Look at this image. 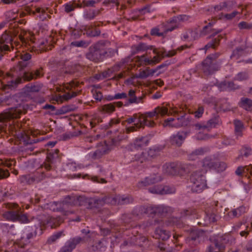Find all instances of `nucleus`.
I'll list each match as a JSON object with an SVG mask.
<instances>
[{
	"instance_id": "obj_33",
	"label": "nucleus",
	"mask_w": 252,
	"mask_h": 252,
	"mask_svg": "<svg viewBox=\"0 0 252 252\" xmlns=\"http://www.w3.org/2000/svg\"><path fill=\"white\" fill-rule=\"evenodd\" d=\"M83 29L84 31L83 34H86L88 36H96L100 33V31L98 29L92 26H86Z\"/></svg>"
},
{
	"instance_id": "obj_47",
	"label": "nucleus",
	"mask_w": 252,
	"mask_h": 252,
	"mask_svg": "<svg viewBox=\"0 0 252 252\" xmlns=\"http://www.w3.org/2000/svg\"><path fill=\"white\" fill-rule=\"evenodd\" d=\"M222 38V36L218 35L217 37L213 39L211 41L209 42L205 45V48L207 49L210 48L215 49L216 47L219 45L220 39Z\"/></svg>"
},
{
	"instance_id": "obj_57",
	"label": "nucleus",
	"mask_w": 252,
	"mask_h": 252,
	"mask_svg": "<svg viewBox=\"0 0 252 252\" xmlns=\"http://www.w3.org/2000/svg\"><path fill=\"white\" fill-rule=\"evenodd\" d=\"M127 98V94L126 93H121L115 94L113 96H109V99L112 100L114 99H122Z\"/></svg>"
},
{
	"instance_id": "obj_61",
	"label": "nucleus",
	"mask_w": 252,
	"mask_h": 252,
	"mask_svg": "<svg viewBox=\"0 0 252 252\" xmlns=\"http://www.w3.org/2000/svg\"><path fill=\"white\" fill-rule=\"evenodd\" d=\"M83 31V29L80 30L77 29L72 30L71 34V38L74 39L80 38L82 35Z\"/></svg>"
},
{
	"instance_id": "obj_27",
	"label": "nucleus",
	"mask_w": 252,
	"mask_h": 252,
	"mask_svg": "<svg viewBox=\"0 0 252 252\" xmlns=\"http://www.w3.org/2000/svg\"><path fill=\"white\" fill-rule=\"evenodd\" d=\"M33 9L28 8L26 10L28 14L29 15H35V13H38L39 14L38 17L40 20L44 21L48 17V14L46 13L45 9L42 7H34Z\"/></svg>"
},
{
	"instance_id": "obj_51",
	"label": "nucleus",
	"mask_w": 252,
	"mask_h": 252,
	"mask_svg": "<svg viewBox=\"0 0 252 252\" xmlns=\"http://www.w3.org/2000/svg\"><path fill=\"white\" fill-rule=\"evenodd\" d=\"M76 195H68L64 198L63 201L65 202V203L66 202L71 206H72L74 205H76Z\"/></svg>"
},
{
	"instance_id": "obj_50",
	"label": "nucleus",
	"mask_w": 252,
	"mask_h": 252,
	"mask_svg": "<svg viewBox=\"0 0 252 252\" xmlns=\"http://www.w3.org/2000/svg\"><path fill=\"white\" fill-rule=\"evenodd\" d=\"M165 223L166 225H176L178 227L182 226L180 220L177 218L172 217L168 218L167 220H165Z\"/></svg>"
},
{
	"instance_id": "obj_53",
	"label": "nucleus",
	"mask_w": 252,
	"mask_h": 252,
	"mask_svg": "<svg viewBox=\"0 0 252 252\" xmlns=\"http://www.w3.org/2000/svg\"><path fill=\"white\" fill-rule=\"evenodd\" d=\"M90 44V42L85 40H79L73 41L71 43V45L77 47L86 48Z\"/></svg>"
},
{
	"instance_id": "obj_30",
	"label": "nucleus",
	"mask_w": 252,
	"mask_h": 252,
	"mask_svg": "<svg viewBox=\"0 0 252 252\" xmlns=\"http://www.w3.org/2000/svg\"><path fill=\"white\" fill-rule=\"evenodd\" d=\"M43 75L42 68H39L36 70L32 71L30 72H25L23 77L27 81H31L32 79H35Z\"/></svg>"
},
{
	"instance_id": "obj_7",
	"label": "nucleus",
	"mask_w": 252,
	"mask_h": 252,
	"mask_svg": "<svg viewBox=\"0 0 252 252\" xmlns=\"http://www.w3.org/2000/svg\"><path fill=\"white\" fill-rule=\"evenodd\" d=\"M139 212L141 214H146L148 216L157 214L163 215L172 212V209L170 207L163 205H146L141 206L139 208Z\"/></svg>"
},
{
	"instance_id": "obj_32",
	"label": "nucleus",
	"mask_w": 252,
	"mask_h": 252,
	"mask_svg": "<svg viewBox=\"0 0 252 252\" xmlns=\"http://www.w3.org/2000/svg\"><path fill=\"white\" fill-rule=\"evenodd\" d=\"M46 221L47 224L51 228H56L63 221V220L61 217H54L49 216L46 219Z\"/></svg>"
},
{
	"instance_id": "obj_12",
	"label": "nucleus",
	"mask_w": 252,
	"mask_h": 252,
	"mask_svg": "<svg viewBox=\"0 0 252 252\" xmlns=\"http://www.w3.org/2000/svg\"><path fill=\"white\" fill-rule=\"evenodd\" d=\"M205 233L201 230H192L191 231L188 237L187 241L190 245L196 246L204 240Z\"/></svg>"
},
{
	"instance_id": "obj_64",
	"label": "nucleus",
	"mask_w": 252,
	"mask_h": 252,
	"mask_svg": "<svg viewBox=\"0 0 252 252\" xmlns=\"http://www.w3.org/2000/svg\"><path fill=\"white\" fill-rule=\"evenodd\" d=\"M249 169L244 166H239L235 171V173L238 176H242L248 172Z\"/></svg>"
},
{
	"instance_id": "obj_24",
	"label": "nucleus",
	"mask_w": 252,
	"mask_h": 252,
	"mask_svg": "<svg viewBox=\"0 0 252 252\" xmlns=\"http://www.w3.org/2000/svg\"><path fill=\"white\" fill-rule=\"evenodd\" d=\"M162 180L161 177L158 174H154L150 175L149 177H146L144 180L139 182L138 187L143 188L149 186L157 182L161 181Z\"/></svg>"
},
{
	"instance_id": "obj_28",
	"label": "nucleus",
	"mask_w": 252,
	"mask_h": 252,
	"mask_svg": "<svg viewBox=\"0 0 252 252\" xmlns=\"http://www.w3.org/2000/svg\"><path fill=\"white\" fill-rule=\"evenodd\" d=\"M149 143V139L147 137H141L136 138L133 144L131 145V149H141L146 147Z\"/></svg>"
},
{
	"instance_id": "obj_41",
	"label": "nucleus",
	"mask_w": 252,
	"mask_h": 252,
	"mask_svg": "<svg viewBox=\"0 0 252 252\" xmlns=\"http://www.w3.org/2000/svg\"><path fill=\"white\" fill-rule=\"evenodd\" d=\"M42 88V85L40 84H29L25 88V90L28 93H37L40 91Z\"/></svg>"
},
{
	"instance_id": "obj_54",
	"label": "nucleus",
	"mask_w": 252,
	"mask_h": 252,
	"mask_svg": "<svg viewBox=\"0 0 252 252\" xmlns=\"http://www.w3.org/2000/svg\"><path fill=\"white\" fill-rule=\"evenodd\" d=\"M153 48V46H148L144 43H140L134 46V48L136 49L137 52L140 51H144L148 49H152Z\"/></svg>"
},
{
	"instance_id": "obj_37",
	"label": "nucleus",
	"mask_w": 252,
	"mask_h": 252,
	"mask_svg": "<svg viewBox=\"0 0 252 252\" xmlns=\"http://www.w3.org/2000/svg\"><path fill=\"white\" fill-rule=\"evenodd\" d=\"M170 236L168 231L161 228H158L155 231V237L162 240H167Z\"/></svg>"
},
{
	"instance_id": "obj_5",
	"label": "nucleus",
	"mask_w": 252,
	"mask_h": 252,
	"mask_svg": "<svg viewBox=\"0 0 252 252\" xmlns=\"http://www.w3.org/2000/svg\"><path fill=\"white\" fill-rule=\"evenodd\" d=\"M168 114V108L166 107H157L154 111L152 112H147L143 115H141V119H144V123H142L143 127L147 126L148 127H153L156 125L154 122V118L156 117L155 119H158L159 115L164 116Z\"/></svg>"
},
{
	"instance_id": "obj_44",
	"label": "nucleus",
	"mask_w": 252,
	"mask_h": 252,
	"mask_svg": "<svg viewBox=\"0 0 252 252\" xmlns=\"http://www.w3.org/2000/svg\"><path fill=\"white\" fill-rule=\"evenodd\" d=\"M156 72V70L150 69L149 67L139 72L137 77L141 79L146 78L150 76H153Z\"/></svg>"
},
{
	"instance_id": "obj_16",
	"label": "nucleus",
	"mask_w": 252,
	"mask_h": 252,
	"mask_svg": "<svg viewBox=\"0 0 252 252\" xmlns=\"http://www.w3.org/2000/svg\"><path fill=\"white\" fill-rule=\"evenodd\" d=\"M108 151V146L105 143H100L97 145V149L94 152L89 154V157L93 160L99 159L107 153Z\"/></svg>"
},
{
	"instance_id": "obj_17",
	"label": "nucleus",
	"mask_w": 252,
	"mask_h": 252,
	"mask_svg": "<svg viewBox=\"0 0 252 252\" xmlns=\"http://www.w3.org/2000/svg\"><path fill=\"white\" fill-rule=\"evenodd\" d=\"M82 240L80 237H76L68 240L59 252H72L76 246Z\"/></svg>"
},
{
	"instance_id": "obj_4",
	"label": "nucleus",
	"mask_w": 252,
	"mask_h": 252,
	"mask_svg": "<svg viewBox=\"0 0 252 252\" xmlns=\"http://www.w3.org/2000/svg\"><path fill=\"white\" fill-rule=\"evenodd\" d=\"M109 196L100 198H87L84 196H77L76 205L84 206L88 209L99 208L104 204L111 203Z\"/></svg>"
},
{
	"instance_id": "obj_20",
	"label": "nucleus",
	"mask_w": 252,
	"mask_h": 252,
	"mask_svg": "<svg viewBox=\"0 0 252 252\" xmlns=\"http://www.w3.org/2000/svg\"><path fill=\"white\" fill-rule=\"evenodd\" d=\"M216 211V209L214 207L206 210L203 222L202 223L199 222L198 223L202 224L203 225L206 226L211 223L216 222L217 221V216L215 214Z\"/></svg>"
},
{
	"instance_id": "obj_21",
	"label": "nucleus",
	"mask_w": 252,
	"mask_h": 252,
	"mask_svg": "<svg viewBox=\"0 0 252 252\" xmlns=\"http://www.w3.org/2000/svg\"><path fill=\"white\" fill-rule=\"evenodd\" d=\"M59 153V150L58 149H56L54 153H50L46 160L41 165V167L44 168L47 171L51 170L54 163V159L58 158Z\"/></svg>"
},
{
	"instance_id": "obj_18",
	"label": "nucleus",
	"mask_w": 252,
	"mask_h": 252,
	"mask_svg": "<svg viewBox=\"0 0 252 252\" xmlns=\"http://www.w3.org/2000/svg\"><path fill=\"white\" fill-rule=\"evenodd\" d=\"M189 18V16L186 15H180L177 16H174L169 20V23L173 24L170 27L166 28L165 32H171L178 27L179 22L181 21H188Z\"/></svg>"
},
{
	"instance_id": "obj_35",
	"label": "nucleus",
	"mask_w": 252,
	"mask_h": 252,
	"mask_svg": "<svg viewBox=\"0 0 252 252\" xmlns=\"http://www.w3.org/2000/svg\"><path fill=\"white\" fill-rule=\"evenodd\" d=\"M108 196L109 197V196ZM111 198H112L111 203H113L112 202L114 201L115 199V201L117 202L118 204L120 205H125L129 203H132L133 200V198L130 196H117L115 198L111 197Z\"/></svg>"
},
{
	"instance_id": "obj_15",
	"label": "nucleus",
	"mask_w": 252,
	"mask_h": 252,
	"mask_svg": "<svg viewBox=\"0 0 252 252\" xmlns=\"http://www.w3.org/2000/svg\"><path fill=\"white\" fill-rule=\"evenodd\" d=\"M51 208L53 211L61 212L64 215H67L69 213H71L69 208L71 207L68 203H65L63 200L61 202H54L51 203Z\"/></svg>"
},
{
	"instance_id": "obj_34",
	"label": "nucleus",
	"mask_w": 252,
	"mask_h": 252,
	"mask_svg": "<svg viewBox=\"0 0 252 252\" xmlns=\"http://www.w3.org/2000/svg\"><path fill=\"white\" fill-rule=\"evenodd\" d=\"M234 125L235 134L237 138L241 137L243 135V131L244 129L243 123L240 120H235L233 122Z\"/></svg>"
},
{
	"instance_id": "obj_1",
	"label": "nucleus",
	"mask_w": 252,
	"mask_h": 252,
	"mask_svg": "<svg viewBox=\"0 0 252 252\" xmlns=\"http://www.w3.org/2000/svg\"><path fill=\"white\" fill-rule=\"evenodd\" d=\"M23 107L19 105L11 107L8 111L0 114V134H7V131L11 134L16 132L20 128L19 124H15V121H11L20 117L23 113Z\"/></svg>"
},
{
	"instance_id": "obj_26",
	"label": "nucleus",
	"mask_w": 252,
	"mask_h": 252,
	"mask_svg": "<svg viewBox=\"0 0 252 252\" xmlns=\"http://www.w3.org/2000/svg\"><path fill=\"white\" fill-rule=\"evenodd\" d=\"M201 162L203 168L201 172H202L203 173H205L208 169L211 170L214 168L215 161L212 156L205 157L202 159Z\"/></svg>"
},
{
	"instance_id": "obj_11",
	"label": "nucleus",
	"mask_w": 252,
	"mask_h": 252,
	"mask_svg": "<svg viewBox=\"0 0 252 252\" xmlns=\"http://www.w3.org/2000/svg\"><path fill=\"white\" fill-rule=\"evenodd\" d=\"M220 65L218 63L214 62L210 57H207L202 63V68L204 74L209 75L219 70Z\"/></svg>"
},
{
	"instance_id": "obj_63",
	"label": "nucleus",
	"mask_w": 252,
	"mask_h": 252,
	"mask_svg": "<svg viewBox=\"0 0 252 252\" xmlns=\"http://www.w3.org/2000/svg\"><path fill=\"white\" fill-rule=\"evenodd\" d=\"M125 138V135L124 133H119L117 136L112 139V142L113 144H117L119 142Z\"/></svg>"
},
{
	"instance_id": "obj_52",
	"label": "nucleus",
	"mask_w": 252,
	"mask_h": 252,
	"mask_svg": "<svg viewBox=\"0 0 252 252\" xmlns=\"http://www.w3.org/2000/svg\"><path fill=\"white\" fill-rule=\"evenodd\" d=\"M251 154V149L248 148H243L240 151V154L237 157V159L240 160L243 157L247 158Z\"/></svg>"
},
{
	"instance_id": "obj_49",
	"label": "nucleus",
	"mask_w": 252,
	"mask_h": 252,
	"mask_svg": "<svg viewBox=\"0 0 252 252\" xmlns=\"http://www.w3.org/2000/svg\"><path fill=\"white\" fill-rule=\"evenodd\" d=\"M175 188L169 186H161V195L171 194L175 192Z\"/></svg>"
},
{
	"instance_id": "obj_19",
	"label": "nucleus",
	"mask_w": 252,
	"mask_h": 252,
	"mask_svg": "<svg viewBox=\"0 0 252 252\" xmlns=\"http://www.w3.org/2000/svg\"><path fill=\"white\" fill-rule=\"evenodd\" d=\"M177 118V122L172 126L174 127L187 126L191 125L192 118L189 114H182Z\"/></svg>"
},
{
	"instance_id": "obj_29",
	"label": "nucleus",
	"mask_w": 252,
	"mask_h": 252,
	"mask_svg": "<svg viewBox=\"0 0 252 252\" xmlns=\"http://www.w3.org/2000/svg\"><path fill=\"white\" fill-rule=\"evenodd\" d=\"M222 245L224 247V249L226 246H233L235 244V238L230 234H225L224 235L218 236Z\"/></svg>"
},
{
	"instance_id": "obj_60",
	"label": "nucleus",
	"mask_w": 252,
	"mask_h": 252,
	"mask_svg": "<svg viewBox=\"0 0 252 252\" xmlns=\"http://www.w3.org/2000/svg\"><path fill=\"white\" fill-rule=\"evenodd\" d=\"M63 235V231H59L50 236L48 239V242L49 243H52L60 238Z\"/></svg>"
},
{
	"instance_id": "obj_55",
	"label": "nucleus",
	"mask_w": 252,
	"mask_h": 252,
	"mask_svg": "<svg viewBox=\"0 0 252 252\" xmlns=\"http://www.w3.org/2000/svg\"><path fill=\"white\" fill-rule=\"evenodd\" d=\"M215 164L214 169L217 170L218 172H222L226 168V164L223 162L215 161Z\"/></svg>"
},
{
	"instance_id": "obj_22",
	"label": "nucleus",
	"mask_w": 252,
	"mask_h": 252,
	"mask_svg": "<svg viewBox=\"0 0 252 252\" xmlns=\"http://www.w3.org/2000/svg\"><path fill=\"white\" fill-rule=\"evenodd\" d=\"M187 136V133L185 131H179L176 134L172 135L170 138L172 145L181 146Z\"/></svg>"
},
{
	"instance_id": "obj_62",
	"label": "nucleus",
	"mask_w": 252,
	"mask_h": 252,
	"mask_svg": "<svg viewBox=\"0 0 252 252\" xmlns=\"http://www.w3.org/2000/svg\"><path fill=\"white\" fill-rule=\"evenodd\" d=\"M161 185L154 186L149 188L150 192L155 194H161Z\"/></svg>"
},
{
	"instance_id": "obj_9",
	"label": "nucleus",
	"mask_w": 252,
	"mask_h": 252,
	"mask_svg": "<svg viewBox=\"0 0 252 252\" xmlns=\"http://www.w3.org/2000/svg\"><path fill=\"white\" fill-rule=\"evenodd\" d=\"M164 171L168 175H175L178 174L180 170L187 172L186 169L190 170L194 168V165L192 164L182 165L175 163L166 164L163 166ZM188 172H189L188 171Z\"/></svg>"
},
{
	"instance_id": "obj_13",
	"label": "nucleus",
	"mask_w": 252,
	"mask_h": 252,
	"mask_svg": "<svg viewBox=\"0 0 252 252\" xmlns=\"http://www.w3.org/2000/svg\"><path fill=\"white\" fill-rule=\"evenodd\" d=\"M189 46L187 45H182V46L179 47V48H178L177 50H173V51H169L168 53H166L165 51H164V52H158L157 51L156 49H154L153 50V52H154V53H155L157 55L161 54V55L162 56V57L166 56V57H172V56H174L175 55H176V54L177 53V51H179L181 52L185 49L189 48ZM151 60L153 62L152 64H156L157 63H159L160 61L161 58L158 56L157 55V56H155L153 59H151Z\"/></svg>"
},
{
	"instance_id": "obj_14",
	"label": "nucleus",
	"mask_w": 252,
	"mask_h": 252,
	"mask_svg": "<svg viewBox=\"0 0 252 252\" xmlns=\"http://www.w3.org/2000/svg\"><path fill=\"white\" fill-rule=\"evenodd\" d=\"M12 37L9 32L5 31L0 36V51L5 52L9 51L10 45H11Z\"/></svg>"
},
{
	"instance_id": "obj_10",
	"label": "nucleus",
	"mask_w": 252,
	"mask_h": 252,
	"mask_svg": "<svg viewBox=\"0 0 252 252\" xmlns=\"http://www.w3.org/2000/svg\"><path fill=\"white\" fill-rule=\"evenodd\" d=\"M34 234L30 232L26 234V236H22L20 239L14 243L15 251L13 252H33L30 249H25V247L30 243V239L32 238Z\"/></svg>"
},
{
	"instance_id": "obj_38",
	"label": "nucleus",
	"mask_w": 252,
	"mask_h": 252,
	"mask_svg": "<svg viewBox=\"0 0 252 252\" xmlns=\"http://www.w3.org/2000/svg\"><path fill=\"white\" fill-rule=\"evenodd\" d=\"M239 106L247 111L252 110V100L247 97H242L239 103Z\"/></svg>"
},
{
	"instance_id": "obj_3",
	"label": "nucleus",
	"mask_w": 252,
	"mask_h": 252,
	"mask_svg": "<svg viewBox=\"0 0 252 252\" xmlns=\"http://www.w3.org/2000/svg\"><path fill=\"white\" fill-rule=\"evenodd\" d=\"M108 51L106 50L105 42L99 41L89 47L86 57L88 60L94 63L101 62L105 57Z\"/></svg>"
},
{
	"instance_id": "obj_23",
	"label": "nucleus",
	"mask_w": 252,
	"mask_h": 252,
	"mask_svg": "<svg viewBox=\"0 0 252 252\" xmlns=\"http://www.w3.org/2000/svg\"><path fill=\"white\" fill-rule=\"evenodd\" d=\"M224 247L218 236L212 240V244L208 247L207 252H224Z\"/></svg>"
},
{
	"instance_id": "obj_58",
	"label": "nucleus",
	"mask_w": 252,
	"mask_h": 252,
	"mask_svg": "<svg viewBox=\"0 0 252 252\" xmlns=\"http://www.w3.org/2000/svg\"><path fill=\"white\" fill-rule=\"evenodd\" d=\"M249 78V75L246 72H240L234 78V81H242Z\"/></svg>"
},
{
	"instance_id": "obj_40",
	"label": "nucleus",
	"mask_w": 252,
	"mask_h": 252,
	"mask_svg": "<svg viewBox=\"0 0 252 252\" xmlns=\"http://www.w3.org/2000/svg\"><path fill=\"white\" fill-rule=\"evenodd\" d=\"M63 6L64 7V11L65 12L68 13L74 11L77 7L81 8L82 7V4L77 3L75 0H73L64 4Z\"/></svg>"
},
{
	"instance_id": "obj_45",
	"label": "nucleus",
	"mask_w": 252,
	"mask_h": 252,
	"mask_svg": "<svg viewBox=\"0 0 252 252\" xmlns=\"http://www.w3.org/2000/svg\"><path fill=\"white\" fill-rule=\"evenodd\" d=\"M103 10V8H101L99 10H93L87 12L84 15V17L85 19L88 20L93 19L95 16L99 15L100 11Z\"/></svg>"
},
{
	"instance_id": "obj_48",
	"label": "nucleus",
	"mask_w": 252,
	"mask_h": 252,
	"mask_svg": "<svg viewBox=\"0 0 252 252\" xmlns=\"http://www.w3.org/2000/svg\"><path fill=\"white\" fill-rule=\"evenodd\" d=\"M105 249V246L104 245L102 241H98L94 242L90 247V250L92 251H102Z\"/></svg>"
},
{
	"instance_id": "obj_31",
	"label": "nucleus",
	"mask_w": 252,
	"mask_h": 252,
	"mask_svg": "<svg viewBox=\"0 0 252 252\" xmlns=\"http://www.w3.org/2000/svg\"><path fill=\"white\" fill-rule=\"evenodd\" d=\"M142 97H137L135 95V92L134 90H130L127 94V98L125 105L127 106L129 104L139 103L142 102Z\"/></svg>"
},
{
	"instance_id": "obj_36",
	"label": "nucleus",
	"mask_w": 252,
	"mask_h": 252,
	"mask_svg": "<svg viewBox=\"0 0 252 252\" xmlns=\"http://www.w3.org/2000/svg\"><path fill=\"white\" fill-rule=\"evenodd\" d=\"M128 124L134 123L136 127L138 128L143 127L142 123H144V119H141V116H138L136 114L134 115L132 117L129 118L126 120Z\"/></svg>"
},
{
	"instance_id": "obj_59",
	"label": "nucleus",
	"mask_w": 252,
	"mask_h": 252,
	"mask_svg": "<svg viewBox=\"0 0 252 252\" xmlns=\"http://www.w3.org/2000/svg\"><path fill=\"white\" fill-rule=\"evenodd\" d=\"M238 14V12L236 11H234L231 13L226 14L224 15L221 13L220 19H224L227 20H230L233 19Z\"/></svg>"
},
{
	"instance_id": "obj_43",
	"label": "nucleus",
	"mask_w": 252,
	"mask_h": 252,
	"mask_svg": "<svg viewBox=\"0 0 252 252\" xmlns=\"http://www.w3.org/2000/svg\"><path fill=\"white\" fill-rule=\"evenodd\" d=\"M220 123V118L219 116H215L213 118L210 119L207 123L205 124V127L206 129H209L212 127H214L216 125H219Z\"/></svg>"
},
{
	"instance_id": "obj_39",
	"label": "nucleus",
	"mask_w": 252,
	"mask_h": 252,
	"mask_svg": "<svg viewBox=\"0 0 252 252\" xmlns=\"http://www.w3.org/2000/svg\"><path fill=\"white\" fill-rule=\"evenodd\" d=\"M246 208L241 206L237 209H233L228 213L229 217L231 218H238L245 212Z\"/></svg>"
},
{
	"instance_id": "obj_46",
	"label": "nucleus",
	"mask_w": 252,
	"mask_h": 252,
	"mask_svg": "<svg viewBox=\"0 0 252 252\" xmlns=\"http://www.w3.org/2000/svg\"><path fill=\"white\" fill-rule=\"evenodd\" d=\"M115 110V106L112 103L104 104L100 108L101 112L106 113H111Z\"/></svg>"
},
{
	"instance_id": "obj_42",
	"label": "nucleus",
	"mask_w": 252,
	"mask_h": 252,
	"mask_svg": "<svg viewBox=\"0 0 252 252\" xmlns=\"http://www.w3.org/2000/svg\"><path fill=\"white\" fill-rule=\"evenodd\" d=\"M246 49V46L242 45L240 47L236 48L232 52L231 55V58L238 59L240 56H242L244 53Z\"/></svg>"
},
{
	"instance_id": "obj_56",
	"label": "nucleus",
	"mask_w": 252,
	"mask_h": 252,
	"mask_svg": "<svg viewBox=\"0 0 252 252\" xmlns=\"http://www.w3.org/2000/svg\"><path fill=\"white\" fill-rule=\"evenodd\" d=\"M101 0H84L82 2L84 7H95V4L99 3Z\"/></svg>"
},
{
	"instance_id": "obj_8",
	"label": "nucleus",
	"mask_w": 252,
	"mask_h": 252,
	"mask_svg": "<svg viewBox=\"0 0 252 252\" xmlns=\"http://www.w3.org/2000/svg\"><path fill=\"white\" fill-rule=\"evenodd\" d=\"M45 177L44 172L38 169L30 174L21 176L20 180L22 183L31 185L41 182L45 179Z\"/></svg>"
},
{
	"instance_id": "obj_25",
	"label": "nucleus",
	"mask_w": 252,
	"mask_h": 252,
	"mask_svg": "<svg viewBox=\"0 0 252 252\" xmlns=\"http://www.w3.org/2000/svg\"><path fill=\"white\" fill-rule=\"evenodd\" d=\"M210 151V148L208 147H200L193 151L188 155V158L190 160L197 159L199 156H203Z\"/></svg>"
},
{
	"instance_id": "obj_6",
	"label": "nucleus",
	"mask_w": 252,
	"mask_h": 252,
	"mask_svg": "<svg viewBox=\"0 0 252 252\" xmlns=\"http://www.w3.org/2000/svg\"><path fill=\"white\" fill-rule=\"evenodd\" d=\"M190 180L192 183L191 190L193 192H200L207 187L205 177L201 171H193Z\"/></svg>"
},
{
	"instance_id": "obj_2",
	"label": "nucleus",
	"mask_w": 252,
	"mask_h": 252,
	"mask_svg": "<svg viewBox=\"0 0 252 252\" xmlns=\"http://www.w3.org/2000/svg\"><path fill=\"white\" fill-rule=\"evenodd\" d=\"M4 205L5 208L8 209L2 214L4 219L14 222H29V220L27 216L22 213L21 208L17 204L8 203Z\"/></svg>"
}]
</instances>
